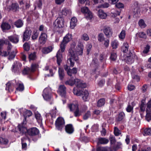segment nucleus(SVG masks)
<instances>
[{
	"label": "nucleus",
	"instance_id": "obj_41",
	"mask_svg": "<svg viewBox=\"0 0 151 151\" xmlns=\"http://www.w3.org/2000/svg\"><path fill=\"white\" fill-rule=\"evenodd\" d=\"M119 45L118 41L116 40H114L112 41L111 43V45L113 49H116L117 47Z\"/></svg>",
	"mask_w": 151,
	"mask_h": 151
},
{
	"label": "nucleus",
	"instance_id": "obj_37",
	"mask_svg": "<svg viewBox=\"0 0 151 151\" xmlns=\"http://www.w3.org/2000/svg\"><path fill=\"white\" fill-rule=\"evenodd\" d=\"M9 57L8 58V60H10L14 59L16 55V52L15 51L13 50L11 52L8 53Z\"/></svg>",
	"mask_w": 151,
	"mask_h": 151
},
{
	"label": "nucleus",
	"instance_id": "obj_50",
	"mask_svg": "<svg viewBox=\"0 0 151 151\" xmlns=\"http://www.w3.org/2000/svg\"><path fill=\"white\" fill-rule=\"evenodd\" d=\"M39 34V32H37V30L33 31V35L32 37V39L34 40H36Z\"/></svg>",
	"mask_w": 151,
	"mask_h": 151
},
{
	"label": "nucleus",
	"instance_id": "obj_27",
	"mask_svg": "<svg viewBox=\"0 0 151 151\" xmlns=\"http://www.w3.org/2000/svg\"><path fill=\"white\" fill-rule=\"evenodd\" d=\"M98 14L100 18L102 19H106L107 16V14L101 9L99 10Z\"/></svg>",
	"mask_w": 151,
	"mask_h": 151
},
{
	"label": "nucleus",
	"instance_id": "obj_56",
	"mask_svg": "<svg viewBox=\"0 0 151 151\" xmlns=\"http://www.w3.org/2000/svg\"><path fill=\"white\" fill-rule=\"evenodd\" d=\"M146 112V114L145 116V119L148 122H149L151 120V112Z\"/></svg>",
	"mask_w": 151,
	"mask_h": 151
},
{
	"label": "nucleus",
	"instance_id": "obj_23",
	"mask_svg": "<svg viewBox=\"0 0 151 151\" xmlns=\"http://www.w3.org/2000/svg\"><path fill=\"white\" fill-rule=\"evenodd\" d=\"M58 74L60 79L61 81L63 80L65 76L64 69L63 68L59 67L58 70Z\"/></svg>",
	"mask_w": 151,
	"mask_h": 151
},
{
	"label": "nucleus",
	"instance_id": "obj_29",
	"mask_svg": "<svg viewBox=\"0 0 151 151\" xmlns=\"http://www.w3.org/2000/svg\"><path fill=\"white\" fill-rule=\"evenodd\" d=\"M129 44L127 42H124L121 47V50L124 53H126L128 51Z\"/></svg>",
	"mask_w": 151,
	"mask_h": 151
},
{
	"label": "nucleus",
	"instance_id": "obj_11",
	"mask_svg": "<svg viewBox=\"0 0 151 151\" xmlns=\"http://www.w3.org/2000/svg\"><path fill=\"white\" fill-rule=\"evenodd\" d=\"M6 114L7 112L6 111H2L1 112L0 114V123L2 122L5 121L6 122L11 123L12 119L10 118L6 121Z\"/></svg>",
	"mask_w": 151,
	"mask_h": 151
},
{
	"label": "nucleus",
	"instance_id": "obj_6",
	"mask_svg": "<svg viewBox=\"0 0 151 151\" xmlns=\"http://www.w3.org/2000/svg\"><path fill=\"white\" fill-rule=\"evenodd\" d=\"M68 107L70 111H75L74 112V116L77 117L80 115L78 108V104H70L68 105Z\"/></svg>",
	"mask_w": 151,
	"mask_h": 151
},
{
	"label": "nucleus",
	"instance_id": "obj_15",
	"mask_svg": "<svg viewBox=\"0 0 151 151\" xmlns=\"http://www.w3.org/2000/svg\"><path fill=\"white\" fill-rule=\"evenodd\" d=\"M32 114V112L30 110H26L23 112V116L24 117L23 121L22 123L27 122V119L31 116Z\"/></svg>",
	"mask_w": 151,
	"mask_h": 151
},
{
	"label": "nucleus",
	"instance_id": "obj_47",
	"mask_svg": "<svg viewBox=\"0 0 151 151\" xmlns=\"http://www.w3.org/2000/svg\"><path fill=\"white\" fill-rule=\"evenodd\" d=\"M117 58V55L116 53L112 52L111 53L110 58L111 61H115Z\"/></svg>",
	"mask_w": 151,
	"mask_h": 151
},
{
	"label": "nucleus",
	"instance_id": "obj_54",
	"mask_svg": "<svg viewBox=\"0 0 151 151\" xmlns=\"http://www.w3.org/2000/svg\"><path fill=\"white\" fill-rule=\"evenodd\" d=\"M91 116V112L89 111H88L83 115V119L84 120L87 119L88 117Z\"/></svg>",
	"mask_w": 151,
	"mask_h": 151
},
{
	"label": "nucleus",
	"instance_id": "obj_46",
	"mask_svg": "<svg viewBox=\"0 0 151 151\" xmlns=\"http://www.w3.org/2000/svg\"><path fill=\"white\" fill-rule=\"evenodd\" d=\"M146 112H151V99L147 104Z\"/></svg>",
	"mask_w": 151,
	"mask_h": 151
},
{
	"label": "nucleus",
	"instance_id": "obj_40",
	"mask_svg": "<svg viewBox=\"0 0 151 151\" xmlns=\"http://www.w3.org/2000/svg\"><path fill=\"white\" fill-rule=\"evenodd\" d=\"M36 52H34L33 53H31L29 55L28 58L29 60L30 61L34 60L36 58Z\"/></svg>",
	"mask_w": 151,
	"mask_h": 151
},
{
	"label": "nucleus",
	"instance_id": "obj_20",
	"mask_svg": "<svg viewBox=\"0 0 151 151\" xmlns=\"http://www.w3.org/2000/svg\"><path fill=\"white\" fill-rule=\"evenodd\" d=\"M76 86L77 87L76 88L78 89H79V88H84L86 87V85L85 83H82L81 82V80L76 79Z\"/></svg>",
	"mask_w": 151,
	"mask_h": 151
},
{
	"label": "nucleus",
	"instance_id": "obj_22",
	"mask_svg": "<svg viewBox=\"0 0 151 151\" xmlns=\"http://www.w3.org/2000/svg\"><path fill=\"white\" fill-rule=\"evenodd\" d=\"M77 71L78 69L76 68H73L72 69L69 68V70L67 71V74L68 76L71 77L73 75H76Z\"/></svg>",
	"mask_w": 151,
	"mask_h": 151
},
{
	"label": "nucleus",
	"instance_id": "obj_33",
	"mask_svg": "<svg viewBox=\"0 0 151 151\" xmlns=\"http://www.w3.org/2000/svg\"><path fill=\"white\" fill-rule=\"evenodd\" d=\"M19 66H22V65L21 63H14L12 65V71L14 72H17L18 70H19L18 65Z\"/></svg>",
	"mask_w": 151,
	"mask_h": 151
},
{
	"label": "nucleus",
	"instance_id": "obj_31",
	"mask_svg": "<svg viewBox=\"0 0 151 151\" xmlns=\"http://www.w3.org/2000/svg\"><path fill=\"white\" fill-rule=\"evenodd\" d=\"M77 19L76 17H73L71 18L70 22V28L73 29L76 25Z\"/></svg>",
	"mask_w": 151,
	"mask_h": 151
},
{
	"label": "nucleus",
	"instance_id": "obj_45",
	"mask_svg": "<svg viewBox=\"0 0 151 151\" xmlns=\"http://www.w3.org/2000/svg\"><path fill=\"white\" fill-rule=\"evenodd\" d=\"M139 26L142 28H145L146 26L144 20L143 19H140L138 22Z\"/></svg>",
	"mask_w": 151,
	"mask_h": 151
},
{
	"label": "nucleus",
	"instance_id": "obj_12",
	"mask_svg": "<svg viewBox=\"0 0 151 151\" xmlns=\"http://www.w3.org/2000/svg\"><path fill=\"white\" fill-rule=\"evenodd\" d=\"M18 128L20 132V134L23 135L25 134L27 132V130L25 126L24 123H20L18 126Z\"/></svg>",
	"mask_w": 151,
	"mask_h": 151
},
{
	"label": "nucleus",
	"instance_id": "obj_52",
	"mask_svg": "<svg viewBox=\"0 0 151 151\" xmlns=\"http://www.w3.org/2000/svg\"><path fill=\"white\" fill-rule=\"evenodd\" d=\"M144 136L149 135H151V129H145L144 130Z\"/></svg>",
	"mask_w": 151,
	"mask_h": 151
},
{
	"label": "nucleus",
	"instance_id": "obj_17",
	"mask_svg": "<svg viewBox=\"0 0 151 151\" xmlns=\"http://www.w3.org/2000/svg\"><path fill=\"white\" fill-rule=\"evenodd\" d=\"M47 39V35L45 33L42 32L39 37V42L40 44H45Z\"/></svg>",
	"mask_w": 151,
	"mask_h": 151
},
{
	"label": "nucleus",
	"instance_id": "obj_2",
	"mask_svg": "<svg viewBox=\"0 0 151 151\" xmlns=\"http://www.w3.org/2000/svg\"><path fill=\"white\" fill-rule=\"evenodd\" d=\"M73 92L74 95L77 96H82L83 99L85 101H87L89 98V93L86 90H81L74 88Z\"/></svg>",
	"mask_w": 151,
	"mask_h": 151
},
{
	"label": "nucleus",
	"instance_id": "obj_53",
	"mask_svg": "<svg viewBox=\"0 0 151 151\" xmlns=\"http://www.w3.org/2000/svg\"><path fill=\"white\" fill-rule=\"evenodd\" d=\"M133 107L131 105L129 104L128 105L127 107L126 108V110L128 112H133Z\"/></svg>",
	"mask_w": 151,
	"mask_h": 151
},
{
	"label": "nucleus",
	"instance_id": "obj_26",
	"mask_svg": "<svg viewBox=\"0 0 151 151\" xmlns=\"http://www.w3.org/2000/svg\"><path fill=\"white\" fill-rule=\"evenodd\" d=\"M53 48L51 46L44 47L42 49V52L44 54H47L51 52Z\"/></svg>",
	"mask_w": 151,
	"mask_h": 151
},
{
	"label": "nucleus",
	"instance_id": "obj_24",
	"mask_svg": "<svg viewBox=\"0 0 151 151\" xmlns=\"http://www.w3.org/2000/svg\"><path fill=\"white\" fill-rule=\"evenodd\" d=\"M11 27L10 25L7 22H3L1 25V28L3 31L9 30Z\"/></svg>",
	"mask_w": 151,
	"mask_h": 151
},
{
	"label": "nucleus",
	"instance_id": "obj_63",
	"mask_svg": "<svg viewBox=\"0 0 151 151\" xmlns=\"http://www.w3.org/2000/svg\"><path fill=\"white\" fill-rule=\"evenodd\" d=\"M81 39L85 41H87L89 39V37L87 34L84 33L83 34L81 37Z\"/></svg>",
	"mask_w": 151,
	"mask_h": 151
},
{
	"label": "nucleus",
	"instance_id": "obj_43",
	"mask_svg": "<svg viewBox=\"0 0 151 151\" xmlns=\"http://www.w3.org/2000/svg\"><path fill=\"white\" fill-rule=\"evenodd\" d=\"M98 40L100 42H101L104 40L105 38L104 35L103 33H99L98 36Z\"/></svg>",
	"mask_w": 151,
	"mask_h": 151
},
{
	"label": "nucleus",
	"instance_id": "obj_35",
	"mask_svg": "<svg viewBox=\"0 0 151 151\" xmlns=\"http://www.w3.org/2000/svg\"><path fill=\"white\" fill-rule=\"evenodd\" d=\"M125 114L123 112H121L118 114V116L116 119V120L119 122L123 120L125 117Z\"/></svg>",
	"mask_w": 151,
	"mask_h": 151
},
{
	"label": "nucleus",
	"instance_id": "obj_16",
	"mask_svg": "<svg viewBox=\"0 0 151 151\" xmlns=\"http://www.w3.org/2000/svg\"><path fill=\"white\" fill-rule=\"evenodd\" d=\"M103 32L105 35L108 37H110L112 36L113 31L112 29L109 27H105Z\"/></svg>",
	"mask_w": 151,
	"mask_h": 151
},
{
	"label": "nucleus",
	"instance_id": "obj_49",
	"mask_svg": "<svg viewBox=\"0 0 151 151\" xmlns=\"http://www.w3.org/2000/svg\"><path fill=\"white\" fill-rule=\"evenodd\" d=\"M121 131L116 127H115L114 128V134L115 136H118L121 134Z\"/></svg>",
	"mask_w": 151,
	"mask_h": 151
},
{
	"label": "nucleus",
	"instance_id": "obj_9",
	"mask_svg": "<svg viewBox=\"0 0 151 151\" xmlns=\"http://www.w3.org/2000/svg\"><path fill=\"white\" fill-rule=\"evenodd\" d=\"M32 31L30 29L26 28L22 35V41L24 42L28 40L31 34Z\"/></svg>",
	"mask_w": 151,
	"mask_h": 151
},
{
	"label": "nucleus",
	"instance_id": "obj_64",
	"mask_svg": "<svg viewBox=\"0 0 151 151\" xmlns=\"http://www.w3.org/2000/svg\"><path fill=\"white\" fill-rule=\"evenodd\" d=\"M105 81L104 79H102L100 80L98 83V85L100 87L103 86L105 83Z\"/></svg>",
	"mask_w": 151,
	"mask_h": 151
},
{
	"label": "nucleus",
	"instance_id": "obj_39",
	"mask_svg": "<svg viewBox=\"0 0 151 151\" xmlns=\"http://www.w3.org/2000/svg\"><path fill=\"white\" fill-rule=\"evenodd\" d=\"M35 116L38 123L42 122V118L40 114L39 113H35Z\"/></svg>",
	"mask_w": 151,
	"mask_h": 151
},
{
	"label": "nucleus",
	"instance_id": "obj_28",
	"mask_svg": "<svg viewBox=\"0 0 151 151\" xmlns=\"http://www.w3.org/2000/svg\"><path fill=\"white\" fill-rule=\"evenodd\" d=\"M67 60L68 62L69 63V62H70L69 64H70V66L71 67H73L74 66L75 63L74 61H75V60L73 58L70 56L68 52Z\"/></svg>",
	"mask_w": 151,
	"mask_h": 151
},
{
	"label": "nucleus",
	"instance_id": "obj_61",
	"mask_svg": "<svg viewBox=\"0 0 151 151\" xmlns=\"http://www.w3.org/2000/svg\"><path fill=\"white\" fill-rule=\"evenodd\" d=\"M30 71V69L29 68H24L22 71V73L24 75H28Z\"/></svg>",
	"mask_w": 151,
	"mask_h": 151
},
{
	"label": "nucleus",
	"instance_id": "obj_42",
	"mask_svg": "<svg viewBox=\"0 0 151 151\" xmlns=\"http://www.w3.org/2000/svg\"><path fill=\"white\" fill-rule=\"evenodd\" d=\"M24 89V86L22 83H19L18 86L16 88V90L17 91L22 92L23 91Z\"/></svg>",
	"mask_w": 151,
	"mask_h": 151
},
{
	"label": "nucleus",
	"instance_id": "obj_8",
	"mask_svg": "<svg viewBox=\"0 0 151 151\" xmlns=\"http://www.w3.org/2000/svg\"><path fill=\"white\" fill-rule=\"evenodd\" d=\"M127 62L128 64H131L133 63L135 59L138 60L137 55L134 53L132 54L129 51V53L127 54Z\"/></svg>",
	"mask_w": 151,
	"mask_h": 151
},
{
	"label": "nucleus",
	"instance_id": "obj_30",
	"mask_svg": "<svg viewBox=\"0 0 151 151\" xmlns=\"http://www.w3.org/2000/svg\"><path fill=\"white\" fill-rule=\"evenodd\" d=\"M23 22L21 19H19L14 22V25L17 28H21L23 25Z\"/></svg>",
	"mask_w": 151,
	"mask_h": 151
},
{
	"label": "nucleus",
	"instance_id": "obj_55",
	"mask_svg": "<svg viewBox=\"0 0 151 151\" xmlns=\"http://www.w3.org/2000/svg\"><path fill=\"white\" fill-rule=\"evenodd\" d=\"M8 139L2 137H0V144H6L8 142Z\"/></svg>",
	"mask_w": 151,
	"mask_h": 151
},
{
	"label": "nucleus",
	"instance_id": "obj_19",
	"mask_svg": "<svg viewBox=\"0 0 151 151\" xmlns=\"http://www.w3.org/2000/svg\"><path fill=\"white\" fill-rule=\"evenodd\" d=\"M42 96L44 99L47 101H49L51 98V95L49 94L48 91L45 89L43 91Z\"/></svg>",
	"mask_w": 151,
	"mask_h": 151
},
{
	"label": "nucleus",
	"instance_id": "obj_34",
	"mask_svg": "<svg viewBox=\"0 0 151 151\" xmlns=\"http://www.w3.org/2000/svg\"><path fill=\"white\" fill-rule=\"evenodd\" d=\"M105 102V99L102 98L99 99L97 101V106L98 107H101L104 105Z\"/></svg>",
	"mask_w": 151,
	"mask_h": 151
},
{
	"label": "nucleus",
	"instance_id": "obj_10",
	"mask_svg": "<svg viewBox=\"0 0 151 151\" xmlns=\"http://www.w3.org/2000/svg\"><path fill=\"white\" fill-rule=\"evenodd\" d=\"M92 64L95 66H94L95 68L91 71V74L92 75H94L95 74H99V71L98 72V73H97V70L99 67V64L97 59L95 58H93L92 62Z\"/></svg>",
	"mask_w": 151,
	"mask_h": 151
},
{
	"label": "nucleus",
	"instance_id": "obj_1",
	"mask_svg": "<svg viewBox=\"0 0 151 151\" xmlns=\"http://www.w3.org/2000/svg\"><path fill=\"white\" fill-rule=\"evenodd\" d=\"M83 49L84 46L83 43L79 42L78 45L76 48L74 47H70L68 50V52L70 56L74 58L75 61L78 63L79 60L78 56L82 55Z\"/></svg>",
	"mask_w": 151,
	"mask_h": 151
},
{
	"label": "nucleus",
	"instance_id": "obj_14",
	"mask_svg": "<svg viewBox=\"0 0 151 151\" xmlns=\"http://www.w3.org/2000/svg\"><path fill=\"white\" fill-rule=\"evenodd\" d=\"M9 40L14 44H17L19 41V36L16 34L9 36L8 37Z\"/></svg>",
	"mask_w": 151,
	"mask_h": 151
},
{
	"label": "nucleus",
	"instance_id": "obj_38",
	"mask_svg": "<svg viewBox=\"0 0 151 151\" xmlns=\"http://www.w3.org/2000/svg\"><path fill=\"white\" fill-rule=\"evenodd\" d=\"M109 140L105 138H101L99 139V143L101 144H105L107 143Z\"/></svg>",
	"mask_w": 151,
	"mask_h": 151
},
{
	"label": "nucleus",
	"instance_id": "obj_59",
	"mask_svg": "<svg viewBox=\"0 0 151 151\" xmlns=\"http://www.w3.org/2000/svg\"><path fill=\"white\" fill-rule=\"evenodd\" d=\"M109 4L107 3H105L103 4H102L98 6V7L99 8H107L109 7Z\"/></svg>",
	"mask_w": 151,
	"mask_h": 151
},
{
	"label": "nucleus",
	"instance_id": "obj_32",
	"mask_svg": "<svg viewBox=\"0 0 151 151\" xmlns=\"http://www.w3.org/2000/svg\"><path fill=\"white\" fill-rule=\"evenodd\" d=\"M19 8V5L17 3H13L9 6V9L14 12H16Z\"/></svg>",
	"mask_w": 151,
	"mask_h": 151
},
{
	"label": "nucleus",
	"instance_id": "obj_36",
	"mask_svg": "<svg viewBox=\"0 0 151 151\" xmlns=\"http://www.w3.org/2000/svg\"><path fill=\"white\" fill-rule=\"evenodd\" d=\"M76 79L74 80L69 79L66 81L65 84L66 85H69L71 86H73L74 84L76 85Z\"/></svg>",
	"mask_w": 151,
	"mask_h": 151
},
{
	"label": "nucleus",
	"instance_id": "obj_3",
	"mask_svg": "<svg viewBox=\"0 0 151 151\" xmlns=\"http://www.w3.org/2000/svg\"><path fill=\"white\" fill-rule=\"evenodd\" d=\"M64 19L61 17L58 18L55 21L54 23L55 26L54 29L55 31L59 33H61L63 32L62 29L64 27Z\"/></svg>",
	"mask_w": 151,
	"mask_h": 151
},
{
	"label": "nucleus",
	"instance_id": "obj_18",
	"mask_svg": "<svg viewBox=\"0 0 151 151\" xmlns=\"http://www.w3.org/2000/svg\"><path fill=\"white\" fill-rule=\"evenodd\" d=\"M27 133L30 136H35L39 133V130L36 128H32L27 130Z\"/></svg>",
	"mask_w": 151,
	"mask_h": 151
},
{
	"label": "nucleus",
	"instance_id": "obj_4",
	"mask_svg": "<svg viewBox=\"0 0 151 151\" xmlns=\"http://www.w3.org/2000/svg\"><path fill=\"white\" fill-rule=\"evenodd\" d=\"M57 113V109L56 107H55L54 109L52 110L50 112L46 114V116L47 119V121H45L48 123H53L54 119H55Z\"/></svg>",
	"mask_w": 151,
	"mask_h": 151
},
{
	"label": "nucleus",
	"instance_id": "obj_44",
	"mask_svg": "<svg viewBox=\"0 0 151 151\" xmlns=\"http://www.w3.org/2000/svg\"><path fill=\"white\" fill-rule=\"evenodd\" d=\"M126 35V31L124 30H122L119 35V38L121 40L124 39Z\"/></svg>",
	"mask_w": 151,
	"mask_h": 151
},
{
	"label": "nucleus",
	"instance_id": "obj_5",
	"mask_svg": "<svg viewBox=\"0 0 151 151\" xmlns=\"http://www.w3.org/2000/svg\"><path fill=\"white\" fill-rule=\"evenodd\" d=\"M71 37L72 35H71L68 34L64 37L60 45L62 52H63L64 51L66 44L70 41Z\"/></svg>",
	"mask_w": 151,
	"mask_h": 151
},
{
	"label": "nucleus",
	"instance_id": "obj_62",
	"mask_svg": "<svg viewBox=\"0 0 151 151\" xmlns=\"http://www.w3.org/2000/svg\"><path fill=\"white\" fill-rule=\"evenodd\" d=\"M109 140L111 144H114L116 141L115 137L111 135L109 137Z\"/></svg>",
	"mask_w": 151,
	"mask_h": 151
},
{
	"label": "nucleus",
	"instance_id": "obj_48",
	"mask_svg": "<svg viewBox=\"0 0 151 151\" xmlns=\"http://www.w3.org/2000/svg\"><path fill=\"white\" fill-rule=\"evenodd\" d=\"M39 65L37 64H32L30 69V72H35L37 68L38 67Z\"/></svg>",
	"mask_w": 151,
	"mask_h": 151
},
{
	"label": "nucleus",
	"instance_id": "obj_13",
	"mask_svg": "<svg viewBox=\"0 0 151 151\" xmlns=\"http://www.w3.org/2000/svg\"><path fill=\"white\" fill-rule=\"evenodd\" d=\"M66 88L64 85H60L59 86L58 92L62 96L65 97L66 95Z\"/></svg>",
	"mask_w": 151,
	"mask_h": 151
},
{
	"label": "nucleus",
	"instance_id": "obj_51",
	"mask_svg": "<svg viewBox=\"0 0 151 151\" xmlns=\"http://www.w3.org/2000/svg\"><path fill=\"white\" fill-rule=\"evenodd\" d=\"M23 48L25 51H28L30 50V47L28 43L25 42L23 45Z\"/></svg>",
	"mask_w": 151,
	"mask_h": 151
},
{
	"label": "nucleus",
	"instance_id": "obj_58",
	"mask_svg": "<svg viewBox=\"0 0 151 151\" xmlns=\"http://www.w3.org/2000/svg\"><path fill=\"white\" fill-rule=\"evenodd\" d=\"M115 4L116 7L118 9L123 8L124 7V4L121 2H117Z\"/></svg>",
	"mask_w": 151,
	"mask_h": 151
},
{
	"label": "nucleus",
	"instance_id": "obj_21",
	"mask_svg": "<svg viewBox=\"0 0 151 151\" xmlns=\"http://www.w3.org/2000/svg\"><path fill=\"white\" fill-rule=\"evenodd\" d=\"M56 57L57 58V63L58 66H60L63 60L62 54L58 51L57 52Z\"/></svg>",
	"mask_w": 151,
	"mask_h": 151
},
{
	"label": "nucleus",
	"instance_id": "obj_25",
	"mask_svg": "<svg viewBox=\"0 0 151 151\" xmlns=\"http://www.w3.org/2000/svg\"><path fill=\"white\" fill-rule=\"evenodd\" d=\"M65 130L69 134H71L73 132L74 130L72 124H67L65 126Z\"/></svg>",
	"mask_w": 151,
	"mask_h": 151
},
{
	"label": "nucleus",
	"instance_id": "obj_60",
	"mask_svg": "<svg viewBox=\"0 0 151 151\" xmlns=\"http://www.w3.org/2000/svg\"><path fill=\"white\" fill-rule=\"evenodd\" d=\"M65 122L63 118L62 117H59L56 120L55 123H65Z\"/></svg>",
	"mask_w": 151,
	"mask_h": 151
},
{
	"label": "nucleus",
	"instance_id": "obj_57",
	"mask_svg": "<svg viewBox=\"0 0 151 151\" xmlns=\"http://www.w3.org/2000/svg\"><path fill=\"white\" fill-rule=\"evenodd\" d=\"M145 104L144 102L142 101L141 104L140 106L139 113L144 112L145 111V108L144 107Z\"/></svg>",
	"mask_w": 151,
	"mask_h": 151
},
{
	"label": "nucleus",
	"instance_id": "obj_7",
	"mask_svg": "<svg viewBox=\"0 0 151 151\" xmlns=\"http://www.w3.org/2000/svg\"><path fill=\"white\" fill-rule=\"evenodd\" d=\"M81 12L85 14L86 18L88 20H91L93 16L91 12L86 6H84L81 8Z\"/></svg>",
	"mask_w": 151,
	"mask_h": 151
}]
</instances>
